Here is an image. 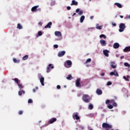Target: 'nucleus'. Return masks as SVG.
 Listing matches in <instances>:
<instances>
[{
	"label": "nucleus",
	"mask_w": 130,
	"mask_h": 130,
	"mask_svg": "<svg viewBox=\"0 0 130 130\" xmlns=\"http://www.w3.org/2000/svg\"><path fill=\"white\" fill-rule=\"evenodd\" d=\"M103 128H105L106 130H110L112 128V126L107 123L104 122L102 124Z\"/></svg>",
	"instance_id": "nucleus-1"
},
{
	"label": "nucleus",
	"mask_w": 130,
	"mask_h": 130,
	"mask_svg": "<svg viewBox=\"0 0 130 130\" xmlns=\"http://www.w3.org/2000/svg\"><path fill=\"white\" fill-rule=\"evenodd\" d=\"M82 100L84 102H85V103H89V102H90V96L88 94H83Z\"/></svg>",
	"instance_id": "nucleus-2"
},
{
	"label": "nucleus",
	"mask_w": 130,
	"mask_h": 130,
	"mask_svg": "<svg viewBox=\"0 0 130 130\" xmlns=\"http://www.w3.org/2000/svg\"><path fill=\"white\" fill-rule=\"evenodd\" d=\"M72 61L68 60L64 62V66L65 67V68H67L68 69H69L72 67Z\"/></svg>",
	"instance_id": "nucleus-3"
},
{
	"label": "nucleus",
	"mask_w": 130,
	"mask_h": 130,
	"mask_svg": "<svg viewBox=\"0 0 130 130\" xmlns=\"http://www.w3.org/2000/svg\"><path fill=\"white\" fill-rule=\"evenodd\" d=\"M119 32H123L124 29H125V24H124V23H120L119 25Z\"/></svg>",
	"instance_id": "nucleus-4"
},
{
	"label": "nucleus",
	"mask_w": 130,
	"mask_h": 130,
	"mask_svg": "<svg viewBox=\"0 0 130 130\" xmlns=\"http://www.w3.org/2000/svg\"><path fill=\"white\" fill-rule=\"evenodd\" d=\"M78 114H79V113L78 112L74 113L73 114V119H76V120H79L80 116H79Z\"/></svg>",
	"instance_id": "nucleus-5"
},
{
	"label": "nucleus",
	"mask_w": 130,
	"mask_h": 130,
	"mask_svg": "<svg viewBox=\"0 0 130 130\" xmlns=\"http://www.w3.org/2000/svg\"><path fill=\"white\" fill-rule=\"evenodd\" d=\"M80 82H81L80 78L77 79V80L76 81V87H78V88L82 87V85H81V83H80Z\"/></svg>",
	"instance_id": "nucleus-6"
},
{
	"label": "nucleus",
	"mask_w": 130,
	"mask_h": 130,
	"mask_svg": "<svg viewBox=\"0 0 130 130\" xmlns=\"http://www.w3.org/2000/svg\"><path fill=\"white\" fill-rule=\"evenodd\" d=\"M110 76H115V77H118L119 75L118 73H117V71L116 70H115L113 72H111L110 73Z\"/></svg>",
	"instance_id": "nucleus-7"
},
{
	"label": "nucleus",
	"mask_w": 130,
	"mask_h": 130,
	"mask_svg": "<svg viewBox=\"0 0 130 130\" xmlns=\"http://www.w3.org/2000/svg\"><path fill=\"white\" fill-rule=\"evenodd\" d=\"M110 66L112 69H116V63L114 61H111L110 62Z\"/></svg>",
	"instance_id": "nucleus-8"
},
{
	"label": "nucleus",
	"mask_w": 130,
	"mask_h": 130,
	"mask_svg": "<svg viewBox=\"0 0 130 130\" xmlns=\"http://www.w3.org/2000/svg\"><path fill=\"white\" fill-rule=\"evenodd\" d=\"M66 54V51H61L58 52V56L59 57H61L62 56H63Z\"/></svg>",
	"instance_id": "nucleus-9"
},
{
	"label": "nucleus",
	"mask_w": 130,
	"mask_h": 130,
	"mask_svg": "<svg viewBox=\"0 0 130 130\" xmlns=\"http://www.w3.org/2000/svg\"><path fill=\"white\" fill-rule=\"evenodd\" d=\"M102 46H106L107 43H106V41L104 40H101L100 41Z\"/></svg>",
	"instance_id": "nucleus-10"
},
{
	"label": "nucleus",
	"mask_w": 130,
	"mask_h": 130,
	"mask_svg": "<svg viewBox=\"0 0 130 130\" xmlns=\"http://www.w3.org/2000/svg\"><path fill=\"white\" fill-rule=\"evenodd\" d=\"M50 67L51 69H53L54 67L53 66H52V64H49L48 67L47 68V73H49V72H50Z\"/></svg>",
	"instance_id": "nucleus-11"
},
{
	"label": "nucleus",
	"mask_w": 130,
	"mask_h": 130,
	"mask_svg": "<svg viewBox=\"0 0 130 130\" xmlns=\"http://www.w3.org/2000/svg\"><path fill=\"white\" fill-rule=\"evenodd\" d=\"M103 53L104 54V55L105 56H106L107 57H108V56H109V51L107 50H103Z\"/></svg>",
	"instance_id": "nucleus-12"
},
{
	"label": "nucleus",
	"mask_w": 130,
	"mask_h": 130,
	"mask_svg": "<svg viewBox=\"0 0 130 130\" xmlns=\"http://www.w3.org/2000/svg\"><path fill=\"white\" fill-rule=\"evenodd\" d=\"M39 8V6H36L31 8V12H35L38 11L37 8Z\"/></svg>",
	"instance_id": "nucleus-13"
},
{
	"label": "nucleus",
	"mask_w": 130,
	"mask_h": 130,
	"mask_svg": "<svg viewBox=\"0 0 130 130\" xmlns=\"http://www.w3.org/2000/svg\"><path fill=\"white\" fill-rule=\"evenodd\" d=\"M55 36H57V37H61V32L60 31H55Z\"/></svg>",
	"instance_id": "nucleus-14"
},
{
	"label": "nucleus",
	"mask_w": 130,
	"mask_h": 130,
	"mask_svg": "<svg viewBox=\"0 0 130 130\" xmlns=\"http://www.w3.org/2000/svg\"><path fill=\"white\" fill-rule=\"evenodd\" d=\"M96 93L98 95H102V93H103L102 90L99 88H98L96 90Z\"/></svg>",
	"instance_id": "nucleus-15"
},
{
	"label": "nucleus",
	"mask_w": 130,
	"mask_h": 130,
	"mask_svg": "<svg viewBox=\"0 0 130 130\" xmlns=\"http://www.w3.org/2000/svg\"><path fill=\"white\" fill-rule=\"evenodd\" d=\"M55 121H56V118H52L51 119L49 120V123L51 124L53 123V122H55Z\"/></svg>",
	"instance_id": "nucleus-16"
},
{
	"label": "nucleus",
	"mask_w": 130,
	"mask_h": 130,
	"mask_svg": "<svg viewBox=\"0 0 130 130\" xmlns=\"http://www.w3.org/2000/svg\"><path fill=\"white\" fill-rule=\"evenodd\" d=\"M51 25H52V22H49L45 26V28H49V29H50L51 28Z\"/></svg>",
	"instance_id": "nucleus-17"
},
{
	"label": "nucleus",
	"mask_w": 130,
	"mask_h": 130,
	"mask_svg": "<svg viewBox=\"0 0 130 130\" xmlns=\"http://www.w3.org/2000/svg\"><path fill=\"white\" fill-rule=\"evenodd\" d=\"M79 3L75 0L72 1V3L71 4V6H78Z\"/></svg>",
	"instance_id": "nucleus-18"
},
{
	"label": "nucleus",
	"mask_w": 130,
	"mask_h": 130,
	"mask_svg": "<svg viewBox=\"0 0 130 130\" xmlns=\"http://www.w3.org/2000/svg\"><path fill=\"white\" fill-rule=\"evenodd\" d=\"M119 47V44L118 43H115L113 45V48L115 49H117Z\"/></svg>",
	"instance_id": "nucleus-19"
},
{
	"label": "nucleus",
	"mask_w": 130,
	"mask_h": 130,
	"mask_svg": "<svg viewBox=\"0 0 130 130\" xmlns=\"http://www.w3.org/2000/svg\"><path fill=\"white\" fill-rule=\"evenodd\" d=\"M40 81L42 86H44V77H41L40 79Z\"/></svg>",
	"instance_id": "nucleus-20"
},
{
	"label": "nucleus",
	"mask_w": 130,
	"mask_h": 130,
	"mask_svg": "<svg viewBox=\"0 0 130 130\" xmlns=\"http://www.w3.org/2000/svg\"><path fill=\"white\" fill-rule=\"evenodd\" d=\"M123 51H124V52H127V51H130V46L126 47L123 49Z\"/></svg>",
	"instance_id": "nucleus-21"
},
{
	"label": "nucleus",
	"mask_w": 130,
	"mask_h": 130,
	"mask_svg": "<svg viewBox=\"0 0 130 130\" xmlns=\"http://www.w3.org/2000/svg\"><path fill=\"white\" fill-rule=\"evenodd\" d=\"M115 6H117L118 8H119L120 9H121L122 8V6L120 4V3H116L114 4Z\"/></svg>",
	"instance_id": "nucleus-22"
},
{
	"label": "nucleus",
	"mask_w": 130,
	"mask_h": 130,
	"mask_svg": "<svg viewBox=\"0 0 130 130\" xmlns=\"http://www.w3.org/2000/svg\"><path fill=\"white\" fill-rule=\"evenodd\" d=\"M13 81H14L15 83H16V84H19V83H20V81L19 80V79L18 78H14L12 79Z\"/></svg>",
	"instance_id": "nucleus-23"
},
{
	"label": "nucleus",
	"mask_w": 130,
	"mask_h": 130,
	"mask_svg": "<svg viewBox=\"0 0 130 130\" xmlns=\"http://www.w3.org/2000/svg\"><path fill=\"white\" fill-rule=\"evenodd\" d=\"M85 20V16L82 15L80 17V23H83L84 22V20Z\"/></svg>",
	"instance_id": "nucleus-24"
},
{
	"label": "nucleus",
	"mask_w": 130,
	"mask_h": 130,
	"mask_svg": "<svg viewBox=\"0 0 130 130\" xmlns=\"http://www.w3.org/2000/svg\"><path fill=\"white\" fill-rule=\"evenodd\" d=\"M102 25L99 26V24H96V28L98 29V30H101L102 29Z\"/></svg>",
	"instance_id": "nucleus-25"
},
{
	"label": "nucleus",
	"mask_w": 130,
	"mask_h": 130,
	"mask_svg": "<svg viewBox=\"0 0 130 130\" xmlns=\"http://www.w3.org/2000/svg\"><path fill=\"white\" fill-rule=\"evenodd\" d=\"M17 29H19V30H21V29L23 28V26H22V25H21V24L18 23L17 24Z\"/></svg>",
	"instance_id": "nucleus-26"
},
{
	"label": "nucleus",
	"mask_w": 130,
	"mask_h": 130,
	"mask_svg": "<svg viewBox=\"0 0 130 130\" xmlns=\"http://www.w3.org/2000/svg\"><path fill=\"white\" fill-rule=\"evenodd\" d=\"M29 57V56L28 55H25L22 57L23 60H26V59H28V58Z\"/></svg>",
	"instance_id": "nucleus-27"
},
{
	"label": "nucleus",
	"mask_w": 130,
	"mask_h": 130,
	"mask_svg": "<svg viewBox=\"0 0 130 130\" xmlns=\"http://www.w3.org/2000/svg\"><path fill=\"white\" fill-rule=\"evenodd\" d=\"M13 60L15 63H19V62H20V60H17V59L15 58H13Z\"/></svg>",
	"instance_id": "nucleus-28"
},
{
	"label": "nucleus",
	"mask_w": 130,
	"mask_h": 130,
	"mask_svg": "<svg viewBox=\"0 0 130 130\" xmlns=\"http://www.w3.org/2000/svg\"><path fill=\"white\" fill-rule=\"evenodd\" d=\"M22 94H25V91L22 90V91H18V95H19V96H22Z\"/></svg>",
	"instance_id": "nucleus-29"
},
{
	"label": "nucleus",
	"mask_w": 130,
	"mask_h": 130,
	"mask_svg": "<svg viewBox=\"0 0 130 130\" xmlns=\"http://www.w3.org/2000/svg\"><path fill=\"white\" fill-rule=\"evenodd\" d=\"M67 80H73V76L71 75H69L68 77H66Z\"/></svg>",
	"instance_id": "nucleus-30"
},
{
	"label": "nucleus",
	"mask_w": 130,
	"mask_h": 130,
	"mask_svg": "<svg viewBox=\"0 0 130 130\" xmlns=\"http://www.w3.org/2000/svg\"><path fill=\"white\" fill-rule=\"evenodd\" d=\"M88 108H89V109H90V110H92V109H93V105H92L91 104H89Z\"/></svg>",
	"instance_id": "nucleus-31"
},
{
	"label": "nucleus",
	"mask_w": 130,
	"mask_h": 130,
	"mask_svg": "<svg viewBox=\"0 0 130 130\" xmlns=\"http://www.w3.org/2000/svg\"><path fill=\"white\" fill-rule=\"evenodd\" d=\"M100 38H104V39H105L106 38V37L105 35H101L100 36Z\"/></svg>",
	"instance_id": "nucleus-32"
},
{
	"label": "nucleus",
	"mask_w": 130,
	"mask_h": 130,
	"mask_svg": "<svg viewBox=\"0 0 130 130\" xmlns=\"http://www.w3.org/2000/svg\"><path fill=\"white\" fill-rule=\"evenodd\" d=\"M123 78L124 79V80H125V81H126L127 82H129V80L127 79V77L123 76Z\"/></svg>",
	"instance_id": "nucleus-33"
},
{
	"label": "nucleus",
	"mask_w": 130,
	"mask_h": 130,
	"mask_svg": "<svg viewBox=\"0 0 130 130\" xmlns=\"http://www.w3.org/2000/svg\"><path fill=\"white\" fill-rule=\"evenodd\" d=\"M108 108H109V109H112V108H113V106L111 105H109L108 106Z\"/></svg>",
	"instance_id": "nucleus-34"
},
{
	"label": "nucleus",
	"mask_w": 130,
	"mask_h": 130,
	"mask_svg": "<svg viewBox=\"0 0 130 130\" xmlns=\"http://www.w3.org/2000/svg\"><path fill=\"white\" fill-rule=\"evenodd\" d=\"M17 85H18L19 89H23V85H22L19 84V83Z\"/></svg>",
	"instance_id": "nucleus-35"
},
{
	"label": "nucleus",
	"mask_w": 130,
	"mask_h": 130,
	"mask_svg": "<svg viewBox=\"0 0 130 130\" xmlns=\"http://www.w3.org/2000/svg\"><path fill=\"white\" fill-rule=\"evenodd\" d=\"M84 13V12L83 11V10H80L79 12V15L80 16L82 15V14Z\"/></svg>",
	"instance_id": "nucleus-36"
},
{
	"label": "nucleus",
	"mask_w": 130,
	"mask_h": 130,
	"mask_svg": "<svg viewBox=\"0 0 130 130\" xmlns=\"http://www.w3.org/2000/svg\"><path fill=\"white\" fill-rule=\"evenodd\" d=\"M107 86H110L112 85V83L110 81H108L107 83Z\"/></svg>",
	"instance_id": "nucleus-37"
},
{
	"label": "nucleus",
	"mask_w": 130,
	"mask_h": 130,
	"mask_svg": "<svg viewBox=\"0 0 130 130\" xmlns=\"http://www.w3.org/2000/svg\"><path fill=\"white\" fill-rule=\"evenodd\" d=\"M18 114H19V115H22V114H23V111H22V110L19 111L18 112Z\"/></svg>",
	"instance_id": "nucleus-38"
},
{
	"label": "nucleus",
	"mask_w": 130,
	"mask_h": 130,
	"mask_svg": "<svg viewBox=\"0 0 130 130\" xmlns=\"http://www.w3.org/2000/svg\"><path fill=\"white\" fill-rule=\"evenodd\" d=\"M28 103H33V100L32 99H28Z\"/></svg>",
	"instance_id": "nucleus-39"
},
{
	"label": "nucleus",
	"mask_w": 130,
	"mask_h": 130,
	"mask_svg": "<svg viewBox=\"0 0 130 130\" xmlns=\"http://www.w3.org/2000/svg\"><path fill=\"white\" fill-rule=\"evenodd\" d=\"M109 103H110V100H107L106 101V104H107V105H108V104H109Z\"/></svg>",
	"instance_id": "nucleus-40"
},
{
	"label": "nucleus",
	"mask_w": 130,
	"mask_h": 130,
	"mask_svg": "<svg viewBox=\"0 0 130 130\" xmlns=\"http://www.w3.org/2000/svg\"><path fill=\"white\" fill-rule=\"evenodd\" d=\"M91 61V58H88L86 61V63H88V62H90Z\"/></svg>",
	"instance_id": "nucleus-41"
},
{
	"label": "nucleus",
	"mask_w": 130,
	"mask_h": 130,
	"mask_svg": "<svg viewBox=\"0 0 130 130\" xmlns=\"http://www.w3.org/2000/svg\"><path fill=\"white\" fill-rule=\"evenodd\" d=\"M38 35L39 36H41L42 35V32L41 31H40L38 32Z\"/></svg>",
	"instance_id": "nucleus-42"
},
{
	"label": "nucleus",
	"mask_w": 130,
	"mask_h": 130,
	"mask_svg": "<svg viewBox=\"0 0 130 130\" xmlns=\"http://www.w3.org/2000/svg\"><path fill=\"white\" fill-rule=\"evenodd\" d=\"M124 66H125V67H129V64H128V63H127V62H125L124 63Z\"/></svg>",
	"instance_id": "nucleus-43"
},
{
	"label": "nucleus",
	"mask_w": 130,
	"mask_h": 130,
	"mask_svg": "<svg viewBox=\"0 0 130 130\" xmlns=\"http://www.w3.org/2000/svg\"><path fill=\"white\" fill-rule=\"evenodd\" d=\"M113 106H115V107H116V106H117V104L115 102H114L113 103Z\"/></svg>",
	"instance_id": "nucleus-44"
},
{
	"label": "nucleus",
	"mask_w": 130,
	"mask_h": 130,
	"mask_svg": "<svg viewBox=\"0 0 130 130\" xmlns=\"http://www.w3.org/2000/svg\"><path fill=\"white\" fill-rule=\"evenodd\" d=\"M54 48H58V45H54Z\"/></svg>",
	"instance_id": "nucleus-45"
},
{
	"label": "nucleus",
	"mask_w": 130,
	"mask_h": 130,
	"mask_svg": "<svg viewBox=\"0 0 130 130\" xmlns=\"http://www.w3.org/2000/svg\"><path fill=\"white\" fill-rule=\"evenodd\" d=\"M112 25L113 26H114V27H115V26H116V23H114V22H112Z\"/></svg>",
	"instance_id": "nucleus-46"
},
{
	"label": "nucleus",
	"mask_w": 130,
	"mask_h": 130,
	"mask_svg": "<svg viewBox=\"0 0 130 130\" xmlns=\"http://www.w3.org/2000/svg\"><path fill=\"white\" fill-rule=\"evenodd\" d=\"M80 12V9L78 8L76 10V13H79Z\"/></svg>",
	"instance_id": "nucleus-47"
},
{
	"label": "nucleus",
	"mask_w": 130,
	"mask_h": 130,
	"mask_svg": "<svg viewBox=\"0 0 130 130\" xmlns=\"http://www.w3.org/2000/svg\"><path fill=\"white\" fill-rule=\"evenodd\" d=\"M38 25H39V26H42V22H41V21L39 22L38 23Z\"/></svg>",
	"instance_id": "nucleus-48"
},
{
	"label": "nucleus",
	"mask_w": 130,
	"mask_h": 130,
	"mask_svg": "<svg viewBox=\"0 0 130 130\" xmlns=\"http://www.w3.org/2000/svg\"><path fill=\"white\" fill-rule=\"evenodd\" d=\"M71 8L70 6H68L67 7V10H68V11H70V10H71Z\"/></svg>",
	"instance_id": "nucleus-49"
},
{
	"label": "nucleus",
	"mask_w": 130,
	"mask_h": 130,
	"mask_svg": "<svg viewBox=\"0 0 130 130\" xmlns=\"http://www.w3.org/2000/svg\"><path fill=\"white\" fill-rule=\"evenodd\" d=\"M101 76H102V77H103L104 76H105V73H101Z\"/></svg>",
	"instance_id": "nucleus-50"
},
{
	"label": "nucleus",
	"mask_w": 130,
	"mask_h": 130,
	"mask_svg": "<svg viewBox=\"0 0 130 130\" xmlns=\"http://www.w3.org/2000/svg\"><path fill=\"white\" fill-rule=\"evenodd\" d=\"M57 89H60V85H57Z\"/></svg>",
	"instance_id": "nucleus-51"
},
{
	"label": "nucleus",
	"mask_w": 130,
	"mask_h": 130,
	"mask_svg": "<svg viewBox=\"0 0 130 130\" xmlns=\"http://www.w3.org/2000/svg\"><path fill=\"white\" fill-rule=\"evenodd\" d=\"M90 20H93V19H94V16H90Z\"/></svg>",
	"instance_id": "nucleus-52"
},
{
	"label": "nucleus",
	"mask_w": 130,
	"mask_h": 130,
	"mask_svg": "<svg viewBox=\"0 0 130 130\" xmlns=\"http://www.w3.org/2000/svg\"><path fill=\"white\" fill-rule=\"evenodd\" d=\"M32 92H34V93H35V92H36V90L34 88V89H32Z\"/></svg>",
	"instance_id": "nucleus-53"
},
{
	"label": "nucleus",
	"mask_w": 130,
	"mask_h": 130,
	"mask_svg": "<svg viewBox=\"0 0 130 130\" xmlns=\"http://www.w3.org/2000/svg\"><path fill=\"white\" fill-rule=\"evenodd\" d=\"M120 58H121V59H122L124 58V56H121L120 57Z\"/></svg>",
	"instance_id": "nucleus-54"
},
{
	"label": "nucleus",
	"mask_w": 130,
	"mask_h": 130,
	"mask_svg": "<svg viewBox=\"0 0 130 130\" xmlns=\"http://www.w3.org/2000/svg\"><path fill=\"white\" fill-rule=\"evenodd\" d=\"M110 102L112 103V102H114V100H112L111 101H110Z\"/></svg>",
	"instance_id": "nucleus-55"
},
{
	"label": "nucleus",
	"mask_w": 130,
	"mask_h": 130,
	"mask_svg": "<svg viewBox=\"0 0 130 130\" xmlns=\"http://www.w3.org/2000/svg\"><path fill=\"white\" fill-rule=\"evenodd\" d=\"M129 78H130L129 75H127V79H129Z\"/></svg>",
	"instance_id": "nucleus-56"
},
{
	"label": "nucleus",
	"mask_w": 130,
	"mask_h": 130,
	"mask_svg": "<svg viewBox=\"0 0 130 130\" xmlns=\"http://www.w3.org/2000/svg\"><path fill=\"white\" fill-rule=\"evenodd\" d=\"M80 128H81V129H84V127L83 126H81V127H80Z\"/></svg>",
	"instance_id": "nucleus-57"
},
{
	"label": "nucleus",
	"mask_w": 130,
	"mask_h": 130,
	"mask_svg": "<svg viewBox=\"0 0 130 130\" xmlns=\"http://www.w3.org/2000/svg\"><path fill=\"white\" fill-rule=\"evenodd\" d=\"M120 17L121 19H122V18H123V16L120 15Z\"/></svg>",
	"instance_id": "nucleus-58"
},
{
	"label": "nucleus",
	"mask_w": 130,
	"mask_h": 130,
	"mask_svg": "<svg viewBox=\"0 0 130 130\" xmlns=\"http://www.w3.org/2000/svg\"><path fill=\"white\" fill-rule=\"evenodd\" d=\"M76 14V13H74L73 14L72 17H74V16H75Z\"/></svg>",
	"instance_id": "nucleus-59"
},
{
	"label": "nucleus",
	"mask_w": 130,
	"mask_h": 130,
	"mask_svg": "<svg viewBox=\"0 0 130 130\" xmlns=\"http://www.w3.org/2000/svg\"><path fill=\"white\" fill-rule=\"evenodd\" d=\"M36 89L38 90V87L36 86Z\"/></svg>",
	"instance_id": "nucleus-60"
},
{
	"label": "nucleus",
	"mask_w": 130,
	"mask_h": 130,
	"mask_svg": "<svg viewBox=\"0 0 130 130\" xmlns=\"http://www.w3.org/2000/svg\"><path fill=\"white\" fill-rule=\"evenodd\" d=\"M115 18H117V15H116V16H115Z\"/></svg>",
	"instance_id": "nucleus-61"
},
{
	"label": "nucleus",
	"mask_w": 130,
	"mask_h": 130,
	"mask_svg": "<svg viewBox=\"0 0 130 130\" xmlns=\"http://www.w3.org/2000/svg\"><path fill=\"white\" fill-rule=\"evenodd\" d=\"M89 130H93V129H90Z\"/></svg>",
	"instance_id": "nucleus-62"
},
{
	"label": "nucleus",
	"mask_w": 130,
	"mask_h": 130,
	"mask_svg": "<svg viewBox=\"0 0 130 130\" xmlns=\"http://www.w3.org/2000/svg\"><path fill=\"white\" fill-rule=\"evenodd\" d=\"M39 122H40V123L41 122V121H40Z\"/></svg>",
	"instance_id": "nucleus-63"
},
{
	"label": "nucleus",
	"mask_w": 130,
	"mask_h": 130,
	"mask_svg": "<svg viewBox=\"0 0 130 130\" xmlns=\"http://www.w3.org/2000/svg\"><path fill=\"white\" fill-rule=\"evenodd\" d=\"M111 130H113V129H111Z\"/></svg>",
	"instance_id": "nucleus-64"
}]
</instances>
